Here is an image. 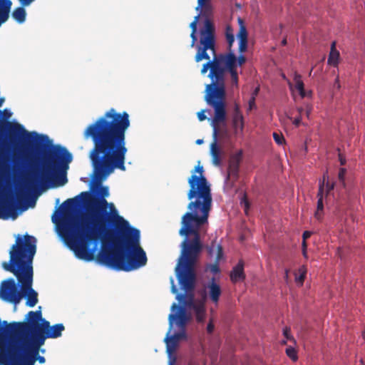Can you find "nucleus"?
Instances as JSON below:
<instances>
[{
	"label": "nucleus",
	"mask_w": 365,
	"mask_h": 365,
	"mask_svg": "<svg viewBox=\"0 0 365 365\" xmlns=\"http://www.w3.org/2000/svg\"><path fill=\"white\" fill-rule=\"evenodd\" d=\"M339 161H340V164L341 165H345L346 163V160L344 158H343V156L341 155V154H339Z\"/></svg>",
	"instance_id": "nucleus-53"
},
{
	"label": "nucleus",
	"mask_w": 365,
	"mask_h": 365,
	"mask_svg": "<svg viewBox=\"0 0 365 365\" xmlns=\"http://www.w3.org/2000/svg\"><path fill=\"white\" fill-rule=\"evenodd\" d=\"M98 194L101 195V198L91 201L88 203V206L93 205V211L92 212L90 220L77 222L73 218L72 213L79 202L77 197L68 199L63 202L61 205L63 225L61 228V235L63 237L64 233L63 228L68 224L71 223L73 225V226H78V225H81V223H88L91 225H93L94 223L97 225V222H96V219L97 217L96 216H98V206L99 202L103 200H105L107 202L104 197H108L109 195L108 188L107 187H103L99 185Z\"/></svg>",
	"instance_id": "nucleus-11"
},
{
	"label": "nucleus",
	"mask_w": 365,
	"mask_h": 365,
	"mask_svg": "<svg viewBox=\"0 0 365 365\" xmlns=\"http://www.w3.org/2000/svg\"><path fill=\"white\" fill-rule=\"evenodd\" d=\"M242 160V150H239L235 154L231 155L227 168V175L226 180H231L233 182H236L239 178L240 165Z\"/></svg>",
	"instance_id": "nucleus-18"
},
{
	"label": "nucleus",
	"mask_w": 365,
	"mask_h": 365,
	"mask_svg": "<svg viewBox=\"0 0 365 365\" xmlns=\"http://www.w3.org/2000/svg\"><path fill=\"white\" fill-rule=\"evenodd\" d=\"M10 331L14 334H24L43 344L47 339H56L62 335L65 327L63 324L53 326L42 317L41 307L37 311H30L24 322H12L9 324Z\"/></svg>",
	"instance_id": "nucleus-8"
},
{
	"label": "nucleus",
	"mask_w": 365,
	"mask_h": 365,
	"mask_svg": "<svg viewBox=\"0 0 365 365\" xmlns=\"http://www.w3.org/2000/svg\"><path fill=\"white\" fill-rule=\"evenodd\" d=\"M232 123L233 125L235 128H237L240 125V128H242L244 125V119L243 115L240 111V106L238 104L235 103L234 106V110L232 114Z\"/></svg>",
	"instance_id": "nucleus-25"
},
{
	"label": "nucleus",
	"mask_w": 365,
	"mask_h": 365,
	"mask_svg": "<svg viewBox=\"0 0 365 365\" xmlns=\"http://www.w3.org/2000/svg\"><path fill=\"white\" fill-rule=\"evenodd\" d=\"M317 209L319 211H323V210H324L323 199H318Z\"/></svg>",
	"instance_id": "nucleus-47"
},
{
	"label": "nucleus",
	"mask_w": 365,
	"mask_h": 365,
	"mask_svg": "<svg viewBox=\"0 0 365 365\" xmlns=\"http://www.w3.org/2000/svg\"><path fill=\"white\" fill-rule=\"evenodd\" d=\"M225 36L228 43V51H232V47L235 42V36L233 34V30L230 26L226 27Z\"/></svg>",
	"instance_id": "nucleus-31"
},
{
	"label": "nucleus",
	"mask_w": 365,
	"mask_h": 365,
	"mask_svg": "<svg viewBox=\"0 0 365 365\" xmlns=\"http://www.w3.org/2000/svg\"><path fill=\"white\" fill-rule=\"evenodd\" d=\"M199 19V15L196 16L190 24V27L192 29L191 32H197V24Z\"/></svg>",
	"instance_id": "nucleus-41"
},
{
	"label": "nucleus",
	"mask_w": 365,
	"mask_h": 365,
	"mask_svg": "<svg viewBox=\"0 0 365 365\" xmlns=\"http://www.w3.org/2000/svg\"><path fill=\"white\" fill-rule=\"evenodd\" d=\"M200 45L196 47L195 61H207L202 65L200 73L205 74L210 69L208 77L211 83L206 86L205 101L214 110L226 109L225 75L222 63L231 69L230 58L216 53L215 29L213 23L206 19L204 27L200 31Z\"/></svg>",
	"instance_id": "nucleus-3"
},
{
	"label": "nucleus",
	"mask_w": 365,
	"mask_h": 365,
	"mask_svg": "<svg viewBox=\"0 0 365 365\" xmlns=\"http://www.w3.org/2000/svg\"><path fill=\"white\" fill-rule=\"evenodd\" d=\"M190 38H192L191 46L193 47L197 40V36H196V32H191Z\"/></svg>",
	"instance_id": "nucleus-46"
},
{
	"label": "nucleus",
	"mask_w": 365,
	"mask_h": 365,
	"mask_svg": "<svg viewBox=\"0 0 365 365\" xmlns=\"http://www.w3.org/2000/svg\"><path fill=\"white\" fill-rule=\"evenodd\" d=\"M287 44V39L284 38L282 41V45L285 46Z\"/></svg>",
	"instance_id": "nucleus-64"
},
{
	"label": "nucleus",
	"mask_w": 365,
	"mask_h": 365,
	"mask_svg": "<svg viewBox=\"0 0 365 365\" xmlns=\"http://www.w3.org/2000/svg\"><path fill=\"white\" fill-rule=\"evenodd\" d=\"M26 195V190L23 188H20L16 192V199L20 202L24 197Z\"/></svg>",
	"instance_id": "nucleus-38"
},
{
	"label": "nucleus",
	"mask_w": 365,
	"mask_h": 365,
	"mask_svg": "<svg viewBox=\"0 0 365 365\" xmlns=\"http://www.w3.org/2000/svg\"><path fill=\"white\" fill-rule=\"evenodd\" d=\"M43 146L50 143L46 135L29 133L17 123L2 122L0 125V170L9 167L11 153L25 155L31 144Z\"/></svg>",
	"instance_id": "nucleus-7"
},
{
	"label": "nucleus",
	"mask_w": 365,
	"mask_h": 365,
	"mask_svg": "<svg viewBox=\"0 0 365 365\" xmlns=\"http://www.w3.org/2000/svg\"><path fill=\"white\" fill-rule=\"evenodd\" d=\"M23 6L30 5L34 0H19Z\"/></svg>",
	"instance_id": "nucleus-49"
},
{
	"label": "nucleus",
	"mask_w": 365,
	"mask_h": 365,
	"mask_svg": "<svg viewBox=\"0 0 365 365\" xmlns=\"http://www.w3.org/2000/svg\"><path fill=\"white\" fill-rule=\"evenodd\" d=\"M11 337L5 346L0 348V365H21Z\"/></svg>",
	"instance_id": "nucleus-16"
},
{
	"label": "nucleus",
	"mask_w": 365,
	"mask_h": 365,
	"mask_svg": "<svg viewBox=\"0 0 365 365\" xmlns=\"http://www.w3.org/2000/svg\"><path fill=\"white\" fill-rule=\"evenodd\" d=\"M227 118L226 109L214 110V117L211 119L210 125L212 128L213 141L210 145V155L212 162L216 166L221 165V151L217 145V139L220 131V125L225 123Z\"/></svg>",
	"instance_id": "nucleus-12"
},
{
	"label": "nucleus",
	"mask_w": 365,
	"mask_h": 365,
	"mask_svg": "<svg viewBox=\"0 0 365 365\" xmlns=\"http://www.w3.org/2000/svg\"><path fill=\"white\" fill-rule=\"evenodd\" d=\"M302 255L305 258H307V249H302Z\"/></svg>",
	"instance_id": "nucleus-57"
},
{
	"label": "nucleus",
	"mask_w": 365,
	"mask_h": 365,
	"mask_svg": "<svg viewBox=\"0 0 365 365\" xmlns=\"http://www.w3.org/2000/svg\"><path fill=\"white\" fill-rule=\"evenodd\" d=\"M175 309H178V313L169 314L168 319L170 329H171L173 322L176 321V324L179 327L180 329L185 330L186 324L190 319V315L187 313L185 307H179L175 303H173L171 307V309L173 311Z\"/></svg>",
	"instance_id": "nucleus-17"
},
{
	"label": "nucleus",
	"mask_w": 365,
	"mask_h": 365,
	"mask_svg": "<svg viewBox=\"0 0 365 365\" xmlns=\"http://www.w3.org/2000/svg\"><path fill=\"white\" fill-rule=\"evenodd\" d=\"M4 102V98H0V107H1V106L3 105Z\"/></svg>",
	"instance_id": "nucleus-63"
},
{
	"label": "nucleus",
	"mask_w": 365,
	"mask_h": 365,
	"mask_svg": "<svg viewBox=\"0 0 365 365\" xmlns=\"http://www.w3.org/2000/svg\"><path fill=\"white\" fill-rule=\"evenodd\" d=\"M323 216V211H319L317 209L314 213V217L318 220H322Z\"/></svg>",
	"instance_id": "nucleus-48"
},
{
	"label": "nucleus",
	"mask_w": 365,
	"mask_h": 365,
	"mask_svg": "<svg viewBox=\"0 0 365 365\" xmlns=\"http://www.w3.org/2000/svg\"><path fill=\"white\" fill-rule=\"evenodd\" d=\"M301 121H302V116L299 115L297 118H296L294 121H293V124L298 127L300 123H301Z\"/></svg>",
	"instance_id": "nucleus-51"
},
{
	"label": "nucleus",
	"mask_w": 365,
	"mask_h": 365,
	"mask_svg": "<svg viewBox=\"0 0 365 365\" xmlns=\"http://www.w3.org/2000/svg\"><path fill=\"white\" fill-rule=\"evenodd\" d=\"M311 110H312V108L309 107V106H307V111H306V115L309 118V114L311 113Z\"/></svg>",
	"instance_id": "nucleus-55"
},
{
	"label": "nucleus",
	"mask_w": 365,
	"mask_h": 365,
	"mask_svg": "<svg viewBox=\"0 0 365 365\" xmlns=\"http://www.w3.org/2000/svg\"><path fill=\"white\" fill-rule=\"evenodd\" d=\"M223 257V249L222 247L220 245H218L217 246V255L215 257V262L214 264H210L209 266V269L211 272L214 274H217L220 272V267H219V262Z\"/></svg>",
	"instance_id": "nucleus-26"
},
{
	"label": "nucleus",
	"mask_w": 365,
	"mask_h": 365,
	"mask_svg": "<svg viewBox=\"0 0 365 365\" xmlns=\"http://www.w3.org/2000/svg\"><path fill=\"white\" fill-rule=\"evenodd\" d=\"M245 277L244 272V262L242 260H240L230 272V280L232 283H237L238 282L244 281L245 279Z\"/></svg>",
	"instance_id": "nucleus-23"
},
{
	"label": "nucleus",
	"mask_w": 365,
	"mask_h": 365,
	"mask_svg": "<svg viewBox=\"0 0 365 365\" xmlns=\"http://www.w3.org/2000/svg\"><path fill=\"white\" fill-rule=\"evenodd\" d=\"M307 272V269L305 265L301 266L298 269L299 274H296L295 281L297 284L302 286L304 282Z\"/></svg>",
	"instance_id": "nucleus-30"
},
{
	"label": "nucleus",
	"mask_w": 365,
	"mask_h": 365,
	"mask_svg": "<svg viewBox=\"0 0 365 365\" xmlns=\"http://www.w3.org/2000/svg\"><path fill=\"white\" fill-rule=\"evenodd\" d=\"M255 105V96H252L250 101H249V107H250V109L251 110L252 108V107Z\"/></svg>",
	"instance_id": "nucleus-52"
},
{
	"label": "nucleus",
	"mask_w": 365,
	"mask_h": 365,
	"mask_svg": "<svg viewBox=\"0 0 365 365\" xmlns=\"http://www.w3.org/2000/svg\"><path fill=\"white\" fill-rule=\"evenodd\" d=\"M258 91H259V88H257L255 90V91H254V93H253V96H255H255H257V95Z\"/></svg>",
	"instance_id": "nucleus-61"
},
{
	"label": "nucleus",
	"mask_w": 365,
	"mask_h": 365,
	"mask_svg": "<svg viewBox=\"0 0 365 365\" xmlns=\"http://www.w3.org/2000/svg\"><path fill=\"white\" fill-rule=\"evenodd\" d=\"M4 114H5V117H6V118H10V116H11V113H10L9 112H8V110H4Z\"/></svg>",
	"instance_id": "nucleus-56"
},
{
	"label": "nucleus",
	"mask_w": 365,
	"mask_h": 365,
	"mask_svg": "<svg viewBox=\"0 0 365 365\" xmlns=\"http://www.w3.org/2000/svg\"><path fill=\"white\" fill-rule=\"evenodd\" d=\"M217 245H215V241L212 242L211 245L207 247V252L209 255L212 256L214 255L215 249H217Z\"/></svg>",
	"instance_id": "nucleus-43"
},
{
	"label": "nucleus",
	"mask_w": 365,
	"mask_h": 365,
	"mask_svg": "<svg viewBox=\"0 0 365 365\" xmlns=\"http://www.w3.org/2000/svg\"><path fill=\"white\" fill-rule=\"evenodd\" d=\"M225 121L226 120H225V123H222L220 125V133L218 135V138H224L229 136L228 130L225 126Z\"/></svg>",
	"instance_id": "nucleus-33"
},
{
	"label": "nucleus",
	"mask_w": 365,
	"mask_h": 365,
	"mask_svg": "<svg viewBox=\"0 0 365 365\" xmlns=\"http://www.w3.org/2000/svg\"><path fill=\"white\" fill-rule=\"evenodd\" d=\"M16 199L13 195H5L0 202V219L6 220L11 216L13 219L16 217L14 212L15 208Z\"/></svg>",
	"instance_id": "nucleus-19"
},
{
	"label": "nucleus",
	"mask_w": 365,
	"mask_h": 365,
	"mask_svg": "<svg viewBox=\"0 0 365 365\" xmlns=\"http://www.w3.org/2000/svg\"><path fill=\"white\" fill-rule=\"evenodd\" d=\"M305 94H307V97H310L312 96V93L311 91H305Z\"/></svg>",
	"instance_id": "nucleus-62"
},
{
	"label": "nucleus",
	"mask_w": 365,
	"mask_h": 365,
	"mask_svg": "<svg viewBox=\"0 0 365 365\" xmlns=\"http://www.w3.org/2000/svg\"><path fill=\"white\" fill-rule=\"evenodd\" d=\"M221 56H223L225 58H230L231 60V69L229 67H227L225 63H222L225 74L226 73H228L230 75L232 83L234 86L238 85L239 81V77H238V72L237 70V66H242L243 64L246 62V57L240 54L238 57L236 56L235 53L232 51H230L227 53H221Z\"/></svg>",
	"instance_id": "nucleus-14"
},
{
	"label": "nucleus",
	"mask_w": 365,
	"mask_h": 365,
	"mask_svg": "<svg viewBox=\"0 0 365 365\" xmlns=\"http://www.w3.org/2000/svg\"><path fill=\"white\" fill-rule=\"evenodd\" d=\"M11 339L21 365H34L36 361L45 363V358L39 356L40 351L45 352V349H41L43 343L24 334H14Z\"/></svg>",
	"instance_id": "nucleus-10"
},
{
	"label": "nucleus",
	"mask_w": 365,
	"mask_h": 365,
	"mask_svg": "<svg viewBox=\"0 0 365 365\" xmlns=\"http://www.w3.org/2000/svg\"><path fill=\"white\" fill-rule=\"evenodd\" d=\"M312 235V232L310 231H304L302 234V238L303 240H306L307 239L309 238Z\"/></svg>",
	"instance_id": "nucleus-50"
},
{
	"label": "nucleus",
	"mask_w": 365,
	"mask_h": 365,
	"mask_svg": "<svg viewBox=\"0 0 365 365\" xmlns=\"http://www.w3.org/2000/svg\"><path fill=\"white\" fill-rule=\"evenodd\" d=\"M215 325L210 320L207 326V331L208 334H212L214 331Z\"/></svg>",
	"instance_id": "nucleus-44"
},
{
	"label": "nucleus",
	"mask_w": 365,
	"mask_h": 365,
	"mask_svg": "<svg viewBox=\"0 0 365 365\" xmlns=\"http://www.w3.org/2000/svg\"><path fill=\"white\" fill-rule=\"evenodd\" d=\"M72 160L71 153L65 147L52 146L42 158L40 168L31 172L26 178V190L36 192L39 190L64 185L68 181L66 170Z\"/></svg>",
	"instance_id": "nucleus-5"
},
{
	"label": "nucleus",
	"mask_w": 365,
	"mask_h": 365,
	"mask_svg": "<svg viewBox=\"0 0 365 365\" xmlns=\"http://www.w3.org/2000/svg\"><path fill=\"white\" fill-rule=\"evenodd\" d=\"M326 187V196H327L330 192L334 188V182H330L328 180L324 182V187Z\"/></svg>",
	"instance_id": "nucleus-37"
},
{
	"label": "nucleus",
	"mask_w": 365,
	"mask_h": 365,
	"mask_svg": "<svg viewBox=\"0 0 365 365\" xmlns=\"http://www.w3.org/2000/svg\"><path fill=\"white\" fill-rule=\"evenodd\" d=\"M203 167L198 165L192 171V175L188 179L190 190L187 192V198L190 202L187 205L190 210L191 204L197 203L199 209L196 211H201L202 207L206 203L208 205V212L212 207V193L210 185L207 178L203 175Z\"/></svg>",
	"instance_id": "nucleus-9"
},
{
	"label": "nucleus",
	"mask_w": 365,
	"mask_h": 365,
	"mask_svg": "<svg viewBox=\"0 0 365 365\" xmlns=\"http://www.w3.org/2000/svg\"><path fill=\"white\" fill-rule=\"evenodd\" d=\"M241 204H244L245 205V212H247V210L249 209L250 207V203H249V201L247 200V195L246 194H244L242 198L241 199Z\"/></svg>",
	"instance_id": "nucleus-42"
},
{
	"label": "nucleus",
	"mask_w": 365,
	"mask_h": 365,
	"mask_svg": "<svg viewBox=\"0 0 365 365\" xmlns=\"http://www.w3.org/2000/svg\"><path fill=\"white\" fill-rule=\"evenodd\" d=\"M339 52L336 49V42L333 41L331 45V51L328 57V63L333 66L338 65Z\"/></svg>",
	"instance_id": "nucleus-27"
},
{
	"label": "nucleus",
	"mask_w": 365,
	"mask_h": 365,
	"mask_svg": "<svg viewBox=\"0 0 365 365\" xmlns=\"http://www.w3.org/2000/svg\"><path fill=\"white\" fill-rule=\"evenodd\" d=\"M198 204L190 205V210L182 217V227L179 234L185 239L181 243V255L175 268L176 276L182 289L185 292H192L195 289L196 274L195 265L202 250L200 241V228L207 223L210 212L205 203L201 211Z\"/></svg>",
	"instance_id": "nucleus-4"
},
{
	"label": "nucleus",
	"mask_w": 365,
	"mask_h": 365,
	"mask_svg": "<svg viewBox=\"0 0 365 365\" xmlns=\"http://www.w3.org/2000/svg\"><path fill=\"white\" fill-rule=\"evenodd\" d=\"M205 110H202L197 113V118L200 121H203L207 118L206 115H205Z\"/></svg>",
	"instance_id": "nucleus-45"
},
{
	"label": "nucleus",
	"mask_w": 365,
	"mask_h": 365,
	"mask_svg": "<svg viewBox=\"0 0 365 365\" xmlns=\"http://www.w3.org/2000/svg\"><path fill=\"white\" fill-rule=\"evenodd\" d=\"M130 125L127 112L110 108L85 129L84 138L93 143L89 158L96 181L100 182L115 169L125 170V133Z\"/></svg>",
	"instance_id": "nucleus-2"
},
{
	"label": "nucleus",
	"mask_w": 365,
	"mask_h": 365,
	"mask_svg": "<svg viewBox=\"0 0 365 365\" xmlns=\"http://www.w3.org/2000/svg\"><path fill=\"white\" fill-rule=\"evenodd\" d=\"M81 196H84V197H88L90 195H89V193L87 192H82L81 194Z\"/></svg>",
	"instance_id": "nucleus-59"
},
{
	"label": "nucleus",
	"mask_w": 365,
	"mask_h": 365,
	"mask_svg": "<svg viewBox=\"0 0 365 365\" xmlns=\"http://www.w3.org/2000/svg\"><path fill=\"white\" fill-rule=\"evenodd\" d=\"M0 298L14 304L19 303L22 298V294L19 290L14 279H9L1 284Z\"/></svg>",
	"instance_id": "nucleus-13"
},
{
	"label": "nucleus",
	"mask_w": 365,
	"mask_h": 365,
	"mask_svg": "<svg viewBox=\"0 0 365 365\" xmlns=\"http://www.w3.org/2000/svg\"><path fill=\"white\" fill-rule=\"evenodd\" d=\"M287 355L293 361H296L297 359V351L294 348L289 346L286 349Z\"/></svg>",
	"instance_id": "nucleus-34"
},
{
	"label": "nucleus",
	"mask_w": 365,
	"mask_h": 365,
	"mask_svg": "<svg viewBox=\"0 0 365 365\" xmlns=\"http://www.w3.org/2000/svg\"><path fill=\"white\" fill-rule=\"evenodd\" d=\"M186 339L187 334L185 330H180L179 332L175 333L170 336H167L165 339V341L166 343L168 351L171 352L175 350L178 345L179 341Z\"/></svg>",
	"instance_id": "nucleus-22"
},
{
	"label": "nucleus",
	"mask_w": 365,
	"mask_h": 365,
	"mask_svg": "<svg viewBox=\"0 0 365 365\" xmlns=\"http://www.w3.org/2000/svg\"><path fill=\"white\" fill-rule=\"evenodd\" d=\"M190 292H186L187 294H178L176 296V299L180 302L184 304V305L190 306L195 311V317L197 322H203L205 318V308L202 303L195 304L193 302V294L191 293L189 294Z\"/></svg>",
	"instance_id": "nucleus-15"
},
{
	"label": "nucleus",
	"mask_w": 365,
	"mask_h": 365,
	"mask_svg": "<svg viewBox=\"0 0 365 365\" xmlns=\"http://www.w3.org/2000/svg\"><path fill=\"white\" fill-rule=\"evenodd\" d=\"M328 178L327 171L323 175V180H320L319 182V190L317 192V198L323 199L324 198V180Z\"/></svg>",
	"instance_id": "nucleus-32"
},
{
	"label": "nucleus",
	"mask_w": 365,
	"mask_h": 365,
	"mask_svg": "<svg viewBox=\"0 0 365 365\" xmlns=\"http://www.w3.org/2000/svg\"><path fill=\"white\" fill-rule=\"evenodd\" d=\"M96 217L97 225L81 223L73 226L70 223L63 228V239L78 258L92 261L96 247L90 249L89 246H96L101 242L102 249L97 256L101 264L124 272L146 264L148 259L140 246V230L119 215L113 203L101 200Z\"/></svg>",
	"instance_id": "nucleus-1"
},
{
	"label": "nucleus",
	"mask_w": 365,
	"mask_h": 365,
	"mask_svg": "<svg viewBox=\"0 0 365 365\" xmlns=\"http://www.w3.org/2000/svg\"><path fill=\"white\" fill-rule=\"evenodd\" d=\"M12 17L19 24H22L26 20V13L23 6L15 9L12 14Z\"/></svg>",
	"instance_id": "nucleus-28"
},
{
	"label": "nucleus",
	"mask_w": 365,
	"mask_h": 365,
	"mask_svg": "<svg viewBox=\"0 0 365 365\" xmlns=\"http://www.w3.org/2000/svg\"><path fill=\"white\" fill-rule=\"evenodd\" d=\"M238 23L240 26L239 31L237 34V37L239 40V51L244 53L247 49V31L245 26L244 21L242 19H238Z\"/></svg>",
	"instance_id": "nucleus-21"
},
{
	"label": "nucleus",
	"mask_w": 365,
	"mask_h": 365,
	"mask_svg": "<svg viewBox=\"0 0 365 365\" xmlns=\"http://www.w3.org/2000/svg\"><path fill=\"white\" fill-rule=\"evenodd\" d=\"M303 110H304V109H303V108H302V107H299V108H297V111H298V113H299V115H300V116H301V115H302V113Z\"/></svg>",
	"instance_id": "nucleus-58"
},
{
	"label": "nucleus",
	"mask_w": 365,
	"mask_h": 365,
	"mask_svg": "<svg viewBox=\"0 0 365 365\" xmlns=\"http://www.w3.org/2000/svg\"><path fill=\"white\" fill-rule=\"evenodd\" d=\"M171 292H172L173 294H176V293H177V292H178V289H177L176 287L175 286V284H174V283H173V280H172Z\"/></svg>",
	"instance_id": "nucleus-54"
},
{
	"label": "nucleus",
	"mask_w": 365,
	"mask_h": 365,
	"mask_svg": "<svg viewBox=\"0 0 365 365\" xmlns=\"http://www.w3.org/2000/svg\"><path fill=\"white\" fill-rule=\"evenodd\" d=\"M302 249H307V242L306 240L302 241Z\"/></svg>",
	"instance_id": "nucleus-60"
},
{
	"label": "nucleus",
	"mask_w": 365,
	"mask_h": 365,
	"mask_svg": "<svg viewBox=\"0 0 365 365\" xmlns=\"http://www.w3.org/2000/svg\"><path fill=\"white\" fill-rule=\"evenodd\" d=\"M346 173V170L344 168H340L339 170L338 178H339V181L341 182L343 187H345L344 178H345Z\"/></svg>",
	"instance_id": "nucleus-35"
},
{
	"label": "nucleus",
	"mask_w": 365,
	"mask_h": 365,
	"mask_svg": "<svg viewBox=\"0 0 365 365\" xmlns=\"http://www.w3.org/2000/svg\"><path fill=\"white\" fill-rule=\"evenodd\" d=\"M295 88L299 91V95L302 98H305L307 94H305V90L304 87V83L301 79V76L296 75L294 76Z\"/></svg>",
	"instance_id": "nucleus-29"
},
{
	"label": "nucleus",
	"mask_w": 365,
	"mask_h": 365,
	"mask_svg": "<svg viewBox=\"0 0 365 365\" xmlns=\"http://www.w3.org/2000/svg\"><path fill=\"white\" fill-rule=\"evenodd\" d=\"M36 240L25 235L18 236L16 244L9 251L10 261L2 264L3 268L13 273L21 284L22 290L27 294L26 305L33 307L38 302V294L31 287L33 281L32 262L36 252Z\"/></svg>",
	"instance_id": "nucleus-6"
},
{
	"label": "nucleus",
	"mask_w": 365,
	"mask_h": 365,
	"mask_svg": "<svg viewBox=\"0 0 365 365\" xmlns=\"http://www.w3.org/2000/svg\"><path fill=\"white\" fill-rule=\"evenodd\" d=\"M273 138L275 143L278 145H282L284 142V138L282 135L277 133H273Z\"/></svg>",
	"instance_id": "nucleus-36"
},
{
	"label": "nucleus",
	"mask_w": 365,
	"mask_h": 365,
	"mask_svg": "<svg viewBox=\"0 0 365 365\" xmlns=\"http://www.w3.org/2000/svg\"><path fill=\"white\" fill-rule=\"evenodd\" d=\"M207 290L206 294H207L210 301L217 304L220 300V297L222 294V289L220 284L216 281L215 277H212L207 285L205 286Z\"/></svg>",
	"instance_id": "nucleus-20"
},
{
	"label": "nucleus",
	"mask_w": 365,
	"mask_h": 365,
	"mask_svg": "<svg viewBox=\"0 0 365 365\" xmlns=\"http://www.w3.org/2000/svg\"><path fill=\"white\" fill-rule=\"evenodd\" d=\"M290 331H291L290 328L285 327L283 330V335L284 336V337L287 339L292 340L294 341V339L293 336L291 335Z\"/></svg>",
	"instance_id": "nucleus-39"
},
{
	"label": "nucleus",
	"mask_w": 365,
	"mask_h": 365,
	"mask_svg": "<svg viewBox=\"0 0 365 365\" xmlns=\"http://www.w3.org/2000/svg\"><path fill=\"white\" fill-rule=\"evenodd\" d=\"M210 0H197V6L196 8L197 10H198L200 8H204L205 9H207L209 6L207 4V3Z\"/></svg>",
	"instance_id": "nucleus-40"
},
{
	"label": "nucleus",
	"mask_w": 365,
	"mask_h": 365,
	"mask_svg": "<svg viewBox=\"0 0 365 365\" xmlns=\"http://www.w3.org/2000/svg\"><path fill=\"white\" fill-rule=\"evenodd\" d=\"M11 6V0H0V24H3L8 21Z\"/></svg>",
	"instance_id": "nucleus-24"
}]
</instances>
